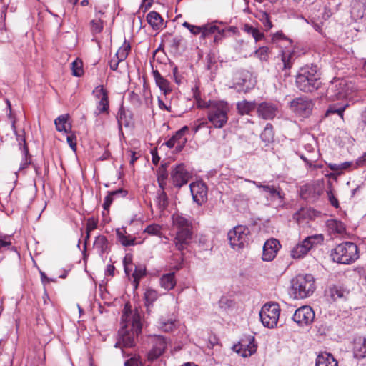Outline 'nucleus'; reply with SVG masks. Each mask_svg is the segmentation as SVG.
Masks as SVG:
<instances>
[{
	"mask_svg": "<svg viewBox=\"0 0 366 366\" xmlns=\"http://www.w3.org/2000/svg\"><path fill=\"white\" fill-rule=\"evenodd\" d=\"M315 366H338V362L330 353L321 352L316 358Z\"/></svg>",
	"mask_w": 366,
	"mask_h": 366,
	"instance_id": "nucleus-27",
	"label": "nucleus"
},
{
	"mask_svg": "<svg viewBox=\"0 0 366 366\" xmlns=\"http://www.w3.org/2000/svg\"><path fill=\"white\" fill-rule=\"evenodd\" d=\"M120 61H121L118 59L111 60L110 64H109L110 69L113 71L117 70L118 68L119 63Z\"/></svg>",
	"mask_w": 366,
	"mask_h": 366,
	"instance_id": "nucleus-64",
	"label": "nucleus"
},
{
	"mask_svg": "<svg viewBox=\"0 0 366 366\" xmlns=\"http://www.w3.org/2000/svg\"><path fill=\"white\" fill-rule=\"evenodd\" d=\"M109 207H103V210L102 212V214L103 217L102 221L104 224L108 223L110 221V218L109 217H107L109 213Z\"/></svg>",
	"mask_w": 366,
	"mask_h": 366,
	"instance_id": "nucleus-61",
	"label": "nucleus"
},
{
	"mask_svg": "<svg viewBox=\"0 0 366 366\" xmlns=\"http://www.w3.org/2000/svg\"><path fill=\"white\" fill-rule=\"evenodd\" d=\"M296 86L303 92H312L320 86V73L317 66H305L300 69L296 76Z\"/></svg>",
	"mask_w": 366,
	"mask_h": 366,
	"instance_id": "nucleus-3",
	"label": "nucleus"
},
{
	"mask_svg": "<svg viewBox=\"0 0 366 366\" xmlns=\"http://www.w3.org/2000/svg\"><path fill=\"white\" fill-rule=\"evenodd\" d=\"M315 315L310 306H302L297 309L292 316V320L300 327L310 325L314 321Z\"/></svg>",
	"mask_w": 366,
	"mask_h": 366,
	"instance_id": "nucleus-14",
	"label": "nucleus"
},
{
	"mask_svg": "<svg viewBox=\"0 0 366 366\" xmlns=\"http://www.w3.org/2000/svg\"><path fill=\"white\" fill-rule=\"evenodd\" d=\"M125 366H139L142 365V362L136 357H131L125 362Z\"/></svg>",
	"mask_w": 366,
	"mask_h": 366,
	"instance_id": "nucleus-59",
	"label": "nucleus"
},
{
	"mask_svg": "<svg viewBox=\"0 0 366 366\" xmlns=\"http://www.w3.org/2000/svg\"><path fill=\"white\" fill-rule=\"evenodd\" d=\"M158 106L160 109L162 110H167L169 112H172V107L171 105H167L162 99H161L159 97L158 98Z\"/></svg>",
	"mask_w": 366,
	"mask_h": 366,
	"instance_id": "nucleus-60",
	"label": "nucleus"
},
{
	"mask_svg": "<svg viewBox=\"0 0 366 366\" xmlns=\"http://www.w3.org/2000/svg\"><path fill=\"white\" fill-rule=\"evenodd\" d=\"M352 92V86L345 79H335L327 90V97L332 101L346 99Z\"/></svg>",
	"mask_w": 366,
	"mask_h": 366,
	"instance_id": "nucleus-7",
	"label": "nucleus"
},
{
	"mask_svg": "<svg viewBox=\"0 0 366 366\" xmlns=\"http://www.w3.org/2000/svg\"><path fill=\"white\" fill-rule=\"evenodd\" d=\"M98 222V217L92 216L87 219L86 224V239H89L90 236V232L97 228Z\"/></svg>",
	"mask_w": 366,
	"mask_h": 366,
	"instance_id": "nucleus-41",
	"label": "nucleus"
},
{
	"mask_svg": "<svg viewBox=\"0 0 366 366\" xmlns=\"http://www.w3.org/2000/svg\"><path fill=\"white\" fill-rule=\"evenodd\" d=\"M122 343L124 347H132L135 345V340L134 337L127 334L122 336Z\"/></svg>",
	"mask_w": 366,
	"mask_h": 366,
	"instance_id": "nucleus-51",
	"label": "nucleus"
},
{
	"mask_svg": "<svg viewBox=\"0 0 366 366\" xmlns=\"http://www.w3.org/2000/svg\"><path fill=\"white\" fill-rule=\"evenodd\" d=\"M116 234L118 241L124 247L134 246L142 242H137L136 237L129 234L125 228H118L116 229Z\"/></svg>",
	"mask_w": 366,
	"mask_h": 366,
	"instance_id": "nucleus-25",
	"label": "nucleus"
},
{
	"mask_svg": "<svg viewBox=\"0 0 366 366\" xmlns=\"http://www.w3.org/2000/svg\"><path fill=\"white\" fill-rule=\"evenodd\" d=\"M172 226L177 230L174 243L178 250L182 251L187 247L192 239V222L179 212H176L172 215Z\"/></svg>",
	"mask_w": 366,
	"mask_h": 366,
	"instance_id": "nucleus-1",
	"label": "nucleus"
},
{
	"mask_svg": "<svg viewBox=\"0 0 366 366\" xmlns=\"http://www.w3.org/2000/svg\"><path fill=\"white\" fill-rule=\"evenodd\" d=\"M127 192L122 189L110 192L109 194L106 197L104 203L103 204L102 206H110L112 204L113 200L119 198H123L127 195Z\"/></svg>",
	"mask_w": 366,
	"mask_h": 366,
	"instance_id": "nucleus-34",
	"label": "nucleus"
},
{
	"mask_svg": "<svg viewBox=\"0 0 366 366\" xmlns=\"http://www.w3.org/2000/svg\"><path fill=\"white\" fill-rule=\"evenodd\" d=\"M152 74L157 86L164 94L169 93L172 91L169 82L157 70L153 71Z\"/></svg>",
	"mask_w": 366,
	"mask_h": 366,
	"instance_id": "nucleus-31",
	"label": "nucleus"
},
{
	"mask_svg": "<svg viewBox=\"0 0 366 366\" xmlns=\"http://www.w3.org/2000/svg\"><path fill=\"white\" fill-rule=\"evenodd\" d=\"M320 212L314 209L313 207H300V209L293 215V218L298 224L305 221L315 219L319 217Z\"/></svg>",
	"mask_w": 366,
	"mask_h": 366,
	"instance_id": "nucleus-21",
	"label": "nucleus"
},
{
	"mask_svg": "<svg viewBox=\"0 0 366 366\" xmlns=\"http://www.w3.org/2000/svg\"><path fill=\"white\" fill-rule=\"evenodd\" d=\"M278 112V107L276 104L264 102L257 107V113L259 117L268 120L274 119Z\"/></svg>",
	"mask_w": 366,
	"mask_h": 366,
	"instance_id": "nucleus-17",
	"label": "nucleus"
},
{
	"mask_svg": "<svg viewBox=\"0 0 366 366\" xmlns=\"http://www.w3.org/2000/svg\"><path fill=\"white\" fill-rule=\"evenodd\" d=\"M94 93L95 96L99 99L95 113L97 114L107 113L109 110V100L106 89H104L103 86H98L96 87Z\"/></svg>",
	"mask_w": 366,
	"mask_h": 366,
	"instance_id": "nucleus-19",
	"label": "nucleus"
},
{
	"mask_svg": "<svg viewBox=\"0 0 366 366\" xmlns=\"http://www.w3.org/2000/svg\"><path fill=\"white\" fill-rule=\"evenodd\" d=\"M157 298L158 292L157 290L152 288L146 289L144 295L146 307H149V306H152Z\"/></svg>",
	"mask_w": 366,
	"mask_h": 366,
	"instance_id": "nucleus-38",
	"label": "nucleus"
},
{
	"mask_svg": "<svg viewBox=\"0 0 366 366\" xmlns=\"http://www.w3.org/2000/svg\"><path fill=\"white\" fill-rule=\"evenodd\" d=\"M300 158L310 167L316 168L317 166L313 164V162L316 161L315 158L311 157H305V155H300Z\"/></svg>",
	"mask_w": 366,
	"mask_h": 366,
	"instance_id": "nucleus-56",
	"label": "nucleus"
},
{
	"mask_svg": "<svg viewBox=\"0 0 366 366\" xmlns=\"http://www.w3.org/2000/svg\"><path fill=\"white\" fill-rule=\"evenodd\" d=\"M292 288L295 297L306 298L310 297L315 290V280L314 277L310 274H300L296 277Z\"/></svg>",
	"mask_w": 366,
	"mask_h": 366,
	"instance_id": "nucleus-5",
	"label": "nucleus"
},
{
	"mask_svg": "<svg viewBox=\"0 0 366 366\" xmlns=\"http://www.w3.org/2000/svg\"><path fill=\"white\" fill-rule=\"evenodd\" d=\"M172 137L173 138H175V141L177 142V151H182L187 142V139L184 137V135L180 134H179L178 132H177Z\"/></svg>",
	"mask_w": 366,
	"mask_h": 366,
	"instance_id": "nucleus-48",
	"label": "nucleus"
},
{
	"mask_svg": "<svg viewBox=\"0 0 366 366\" xmlns=\"http://www.w3.org/2000/svg\"><path fill=\"white\" fill-rule=\"evenodd\" d=\"M314 103L312 99L301 97L294 99L290 103V109L300 117H307L312 113Z\"/></svg>",
	"mask_w": 366,
	"mask_h": 366,
	"instance_id": "nucleus-10",
	"label": "nucleus"
},
{
	"mask_svg": "<svg viewBox=\"0 0 366 366\" xmlns=\"http://www.w3.org/2000/svg\"><path fill=\"white\" fill-rule=\"evenodd\" d=\"M193 200L198 205L201 206L207 200V187L202 181L192 182L189 185Z\"/></svg>",
	"mask_w": 366,
	"mask_h": 366,
	"instance_id": "nucleus-16",
	"label": "nucleus"
},
{
	"mask_svg": "<svg viewBox=\"0 0 366 366\" xmlns=\"http://www.w3.org/2000/svg\"><path fill=\"white\" fill-rule=\"evenodd\" d=\"M91 31L93 34H99L104 28L103 21L100 19H93L90 22Z\"/></svg>",
	"mask_w": 366,
	"mask_h": 366,
	"instance_id": "nucleus-44",
	"label": "nucleus"
},
{
	"mask_svg": "<svg viewBox=\"0 0 366 366\" xmlns=\"http://www.w3.org/2000/svg\"><path fill=\"white\" fill-rule=\"evenodd\" d=\"M327 194L332 206H339L338 200L335 198L332 189L328 190Z\"/></svg>",
	"mask_w": 366,
	"mask_h": 366,
	"instance_id": "nucleus-57",
	"label": "nucleus"
},
{
	"mask_svg": "<svg viewBox=\"0 0 366 366\" xmlns=\"http://www.w3.org/2000/svg\"><path fill=\"white\" fill-rule=\"evenodd\" d=\"M330 295L333 300L343 298L345 297L348 292L345 290L342 287L333 285L329 289Z\"/></svg>",
	"mask_w": 366,
	"mask_h": 366,
	"instance_id": "nucleus-37",
	"label": "nucleus"
},
{
	"mask_svg": "<svg viewBox=\"0 0 366 366\" xmlns=\"http://www.w3.org/2000/svg\"><path fill=\"white\" fill-rule=\"evenodd\" d=\"M280 314V307L278 303L272 302L265 304L261 309L259 316L264 326L274 328L277 326Z\"/></svg>",
	"mask_w": 366,
	"mask_h": 366,
	"instance_id": "nucleus-9",
	"label": "nucleus"
},
{
	"mask_svg": "<svg viewBox=\"0 0 366 366\" xmlns=\"http://www.w3.org/2000/svg\"><path fill=\"white\" fill-rule=\"evenodd\" d=\"M323 241L324 236L321 234L309 236L292 248L291 257L294 259L302 258L312 249L321 245Z\"/></svg>",
	"mask_w": 366,
	"mask_h": 366,
	"instance_id": "nucleus-6",
	"label": "nucleus"
},
{
	"mask_svg": "<svg viewBox=\"0 0 366 366\" xmlns=\"http://www.w3.org/2000/svg\"><path fill=\"white\" fill-rule=\"evenodd\" d=\"M183 41L184 38L182 36H176L173 37L172 39L170 41L171 46L174 49L177 50L180 45L182 44V43L183 42Z\"/></svg>",
	"mask_w": 366,
	"mask_h": 366,
	"instance_id": "nucleus-55",
	"label": "nucleus"
},
{
	"mask_svg": "<svg viewBox=\"0 0 366 366\" xmlns=\"http://www.w3.org/2000/svg\"><path fill=\"white\" fill-rule=\"evenodd\" d=\"M280 247V242L276 239L266 241L263 247L262 259L267 262L272 261L276 257Z\"/></svg>",
	"mask_w": 366,
	"mask_h": 366,
	"instance_id": "nucleus-20",
	"label": "nucleus"
},
{
	"mask_svg": "<svg viewBox=\"0 0 366 366\" xmlns=\"http://www.w3.org/2000/svg\"><path fill=\"white\" fill-rule=\"evenodd\" d=\"M159 327L163 331H164L166 332H171L175 327V320H168L167 321L162 320L159 322Z\"/></svg>",
	"mask_w": 366,
	"mask_h": 366,
	"instance_id": "nucleus-47",
	"label": "nucleus"
},
{
	"mask_svg": "<svg viewBox=\"0 0 366 366\" xmlns=\"http://www.w3.org/2000/svg\"><path fill=\"white\" fill-rule=\"evenodd\" d=\"M182 26L184 28L187 29L191 32V34H192L194 36H197V35L201 36L202 35V26H196V25L191 24L187 21H184L182 24Z\"/></svg>",
	"mask_w": 366,
	"mask_h": 366,
	"instance_id": "nucleus-45",
	"label": "nucleus"
},
{
	"mask_svg": "<svg viewBox=\"0 0 366 366\" xmlns=\"http://www.w3.org/2000/svg\"><path fill=\"white\" fill-rule=\"evenodd\" d=\"M260 137L265 142H270L274 139L273 127L270 123H267L262 132Z\"/></svg>",
	"mask_w": 366,
	"mask_h": 366,
	"instance_id": "nucleus-40",
	"label": "nucleus"
},
{
	"mask_svg": "<svg viewBox=\"0 0 366 366\" xmlns=\"http://www.w3.org/2000/svg\"><path fill=\"white\" fill-rule=\"evenodd\" d=\"M153 0H142V3L141 4V9L146 11L148 10L152 5Z\"/></svg>",
	"mask_w": 366,
	"mask_h": 366,
	"instance_id": "nucleus-63",
	"label": "nucleus"
},
{
	"mask_svg": "<svg viewBox=\"0 0 366 366\" xmlns=\"http://www.w3.org/2000/svg\"><path fill=\"white\" fill-rule=\"evenodd\" d=\"M353 352L358 358L366 357V338L357 337L353 342Z\"/></svg>",
	"mask_w": 366,
	"mask_h": 366,
	"instance_id": "nucleus-26",
	"label": "nucleus"
},
{
	"mask_svg": "<svg viewBox=\"0 0 366 366\" xmlns=\"http://www.w3.org/2000/svg\"><path fill=\"white\" fill-rule=\"evenodd\" d=\"M191 178L192 174L184 164H179L172 168L170 179L175 187L181 188L187 184Z\"/></svg>",
	"mask_w": 366,
	"mask_h": 366,
	"instance_id": "nucleus-12",
	"label": "nucleus"
},
{
	"mask_svg": "<svg viewBox=\"0 0 366 366\" xmlns=\"http://www.w3.org/2000/svg\"><path fill=\"white\" fill-rule=\"evenodd\" d=\"M234 350L242 357H249L255 353L257 345L254 336L249 335L241 339L238 345H234Z\"/></svg>",
	"mask_w": 366,
	"mask_h": 366,
	"instance_id": "nucleus-15",
	"label": "nucleus"
},
{
	"mask_svg": "<svg viewBox=\"0 0 366 366\" xmlns=\"http://www.w3.org/2000/svg\"><path fill=\"white\" fill-rule=\"evenodd\" d=\"M292 57V54L288 52H282V61L283 63V69L286 71L285 75H287V70L290 69L292 65V63L290 60Z\"/></svg>",
	"mask_w": 366,
	"mask_h": 366,
	"instance_id": "nucleus-46",
	"label": "nucleus"
},
{
	"mask_svg": "<svg viewBox=\"0 0 366 366\" xmlns=\"http://www.w3.org/2000/svg\"><path fill=\"white\" fill-rule=\"evenodd\" d=\"M352 164V163L351 162H345L341 164L330 163L328 164V167L331 170L340 173L343 170L349 169L351 167Z\"/></svg>",
	"mask_w": 366,
	"mask_h": 366,
	"instance_id": "nucleus-42",
	"label": "nucleus"
},
{
	"mask_svg": "<svg viewBox=\"0 0 366 366\" xmlns=\"http://www.w3.org/2000/svg\"><path fill=\"white\" fill-rule=\"evenodd\" d=\"M157 175L159 186L162 189L159 198L163 201V202L162 204L159 203V204L160 206H165L167 204V198L164 189L167 184V179L168 178V173L167 172L166 167H164L163 165L159 167L157 170Z\"/></svg>",
	"mask_w": 366,
	"mask_h": 366,
	"instance_id": "nucleus-22",
	"label": "nucleus"
},
{
	"mask_svg": "<svg viewBox=\"0 0 366 366\" xmlns=\"http://www.w3.org/2000/svg\"><path fill=\"white\" fill-rule=\"evenodd\" d=\"M127 310H129V312L131 313L130 307L127 304L124 307L125 312L122 315V320L124 322H131L132 325V331L134 333H135L137 335H138L142 332V323H141V318L140 315L135 312L132 315V320H128L129 315L127 314Z\"/></svg>",
	"mask_w": 366,
	"mask_h": 366,
	"instance_id": "nucleus-23",
	"label": "nucleus"
},
{
	"mask_svg": "<svg viewBox=\"0 0 366 366\" xmlns=\"http://www.w3.org/2000/svg\"><path fill=\"white\" fill-rule=\"evenodd\" d=\"M146 275V269L143 267H136L133 274V279H137L141 280Z\"/></svg>",
	"mask_w": 366,
	"mask_h": 366,
	"instance_id": "nucleus-54",
	"label": "nucleus"
},
{
	"mask_svg": "<svg viewBox=\"0 0 366 366\" xmlns=\"http://www.w3.org/2000/svg\"><path fill=\"white\" fill-rule=\"evenodd\" d=\"M71 74L76 77H81L84 74V64L81 59L76 58L72 63L70 68Z\"/></svg>",
	"mask_w": 366,
	"mask_h": 366,
	"instance_id": "nucleus-35",
	"label": "nucleus"
},
{
	"mask_svg": "<svg viewBox=\"0 0 366 366\" xmlns=\"http://www.w3.org/2000/svg\"><path fill=\"white\" fill-rule=\"evenodd\" d=\"M130 50V44L125 40L116 53L117 59H119L120 61H124L127 57Z\"/></svg>",
	"mask_w": 366,
	"mask_h": 366,
	"instance_id": "nucleus-39",
	"label": "nucleus"
},
{
	"mask_svg": "<svg viewBox=\"0 0 366 366\" xmlns=\"http://www.w3.org/2000/svg\"><path fill=\"white\" fill-rule=\"evenodd\" d=\"M257 107L254 101L242 100L237 103V112L240 115L249 114Z\"/></svg>",
	"mask_w": 366,
	"mask_h": 366,
	"instance_id": "nucleus-29",
	"label": "nucleus"
},
{
	"mask_svg": "<svg viewBox=\"0 0 366 366\" xmlns=\"http://www.w3.org/2000/svg\"><path fill=\"white\" fill-rule=\"evenodd\" d=\"M233 80V87L239 92L247 93L255 85V81L253 80L251 74L247 71L237 72Z\"/></svg>",
	"mask_w": 366,
	"mask_h": 366,
	"instance_id": "nucleus-13",
	"label": "nucleus"
},
{
	"mask_svg": "<svg viewBox=\"0 0 366 366\" xmlns=\"http://www.w3.org/2000/svg\"><path fill=\"white\" fill-rule=\"evenodd\" d=\"M244 181L253 184L257 188L262 189V192L267 194V199L272 202L282 203L285 199V194L280 186L264 184L247 179H245Z\"/></svg>",
	"mask_w": 366,
	"mask_h": 366,
	"instance_id": "nucleus-11",
	"label": "nucleus"
},
{
	"mask_svg": "<svg viewBox=\"0 0 366 366\" xmlns=\"http://www.w3.org/2000/svg\"><path fill=\"white\" fill-rule=\"evenodd\" d=\"M250 231L244 225H238L228 232V239L234 249L244 248L249 241Z\"/></svg>",
	"mask_w": 366,
	"mask_h": 366,
	"instance_id": "nucleus-8",
	"label": "nucleus"
},
{
	"mask_svg": "<svg viewBox=\"0 0 366 366\" xmlns=\"http://www.w3.org/2000/svg\"><path fill=\"white\" fill-rule=\"evenodd\" d=\"M147 21L154 30H159L163 26V19L161 15L155 11H152L147 14Z\"/></svg>",
	"mask_w": 366,
	"mask_h": 366,
	"instance_id": "nucleus-28",
	"label": "nucleus"
},
{
	"mask_svg": "<svg viewBox=\"0 0 366 366\" xmlns=\"http://www.w3.org/2000/svg\"><path fill=\"white\" fill-rule=\"evenodd\" d=\"M124 117H125L124 112L123 111L122 108H121L119 109L117 117L119 125H122V124H124L126 126L128 125V123L124 122Z\"/></svg>",
	"mask_w": 366,
	"mask_h": 366,
	"instance_id": "nucleus-62",
	"label": "nucleus"
},
{
	"mask_svg": "<svg viewBox=\"0 0 366 366\" xmlns=\"http://www.w3.org/2000/svg\"><path fill=\"white\" fill-rule=\"evenodd\" d=\"M246 31L252 34L256 42L264 37V34L262 32L252 26H246Z\"/></svg>",
	"mask_w": 366,
	"mask_h": 366,
	"instance_id": "nucleus-49",
	"label": "nucleus"
},
{
	"mask_svg": "<svg viewBox=\"0 0 366 366\" xmlns=\"http://www.w3.org/2000/svg\"><path fill=\"white\" fill-rule=\"evenodd\" d=\"M12 127H13V129L14 130L15 134H16V139L19 142V145L20 147H21V145L24 146V153L25 154H28V148H27L26 144V140H25L24 137L21 135V134H16L14 122H13V124H12Z\"/></svg>",
	"mask_w": 366,
	"mask_h": 366,
	"instance_id": "nucleus-52",
	"label": "nucleus"
},
{
	"mask_svg": "<svg viewBox=\"0 0 366 366\" xmlns=\"http://www.w3.org/2000/svg\"><path fill=\"white\" fill-rule=\"evenodd\" d=\"M331 257L337 263L351 264L359 258L357 246L349 242L341 243L332 250Z\"/></svg>",
	"mask_w": 366,
	"mask_h": 366,
	"instance_id": "nucleus-4",
	"label": "nucleus"
},
{
	"mask_svg": "<svg viewBox=\"0 0 366 366\" xmlns=\"http://www.w3.org/2000/svg\"><path fill=\"white\" fill-rule=\"evenodd\" d=\"M11 245V242L8 237L0 235V249L2 247H9Z\"/></svg>",
	"mask_w": 366,
	"mask_h": 366,
	"instance_id": "nucleus-58",
	"label": "nucleus"
},
{
	"mask_svg": "<svg viewBox=\"0 0 366 366\" xmlns=\"http://www.w3.org/2000/svg\"><path fill=\"white\" fill-rule=\"evenodd\" d=\"M69 120V114H65L58 117L55 121L54 124L56 126V129L58 132H62L65 137L66 142L69 143V132L66 129V124Z\"/></svg>",
	"mask_w": 366,
	"mask_h": 366,
	"instance_id": "nucleus-30",
	"label": "nucleus"
},
{
	"mask_svg": "<svg viewBox=\"0 0 366 366\" xmlns=\"http://www.w3.org/2000/svg\"><path fill=\"white\" fill-rule=\"evenodd\" d=\"M199 108H207L208 122L216 129L224 127L229 119V106L224 101H209L207 105L199 104Z\"/></svg>",
	"mask_w": 366,
	"mask_h": 366,
	"instance_id": "nucleus-2",
	"label": "nucleus"
},
{
	"mask_svg": "<svg viewBox=\"0 0 366 366\" xmlns=\"http://www.w3.org/2000/svg\"><path fill=\"white\" fill-rule=\"evenodd\" d=\"M94 249H97L99 254H104L109 249V242L104 235H99L96 237L94 242Z\"/></svg>",
	"mask_w": 366,
	"mask_h": 366,
	"instance_id": "nucleus-33",
	"label": "nucleus"
},
{
	"mask_svg": "<svg viewBox=\"0 0 366 366\" xmlns=\"http://www.w3.org/2000/svg\"><path fill=\"white\" fill-rule=\"evenodd\" d=\"M144 232L150 235L159 236L161 234V227L158 224H150L145 228Z\"/></svg>",
	"mask_w": 366,
	"mask_h": 366,
	"instance_id": "nucleus-50",
	"label": "nucleus"
},
{
	"mask_svg": "<svg viewBox=\"0 0 366 366\" xmlns=\"http://www.w3.org/2000/svg\"><path fill=\"white\" fill-rule=\"evenodd\" d=\"M167 342L164 337H157L153 342L152 348L147 353V360L153 362L159 358L166 350Z\"/></svg>",
	"mask_w": 366,
	"mask_h": 366,
	"instance_id": "nucleus-18",
	"label": "nucleus"
},
{
	"mask_svg": "<svg viewBox=\"0 0 366 366\" xmlns=\"http://www.w3.org/2000/svg\"><path fill=\"white\" fill-rule=\"evenodd\" d=\"M327 226L332 232L343 234L345 232V224L337 220L331 219L327 222Z\"/></svg>",
	"mask_w": 366,
	"mask_h": 366,
	"instance_id": "nucleus-36",
	"label": "nucleus"
},
{
	"mask_svg": "<svg viewBox=\"0 0 366 366\" xmlns=\"http://www.w3.org/2000/svg\"><path fill=\"white\" fill-rule=\"evenodd\" d=\"M132 264V255L131 254H126L123 259L124 269L127 274H129L128 266Z\"/></svg>",
	"mask_w": 366,
	"mask_h": 366,
	"instance_id": "nucleus-53",
	"label": "nucleus"
},
{
	"mask_svg": "<svg viewBox=\"0 0 366 366\" xmlns=\"http://www.w3.org/2000/svg\"><path fill=\"white\" fill-rule=\"evenodd\" d=\"M177 284L174 272L164 274L160 278V285L167 290H172Z\"/></svg>",
	"mask_w": 366,
	"mask_h": 366,
	"instance_id": "nucleus-32",
	"label": "nucleus"
},
{
	"mask_svg": "<svg viewBox=\"0 0 366 366\" xmlns=\"http://www.w3.org/2000/svg\"><path fill=\"white\" fill-rule=\"evenodd\" d=\"M269 54L270 51L267 46L259 47L257 50L255 51V55L262 61H267L269 60Z\"/></svg>",
	"mask_w": 366,
	"mask_h": 366,
	"instance_id": "nucleus-43",
	"label": "nucleus"
},
{
	"mask_svg": "<svg viewBox=\"0 0 366 366\" xmlns=\"http://www.w3.org/2000/svg\"><path fill=\"white\" fill-rule=\"evenodd\" d=\"M219 23L217 21H214L210 23H207L202 25V35L200 36V39H206L207 37L210 36L215 33L223 36L224 34L225 30L224 29H220L217 26V24ZM219 24H222L219 22Z\"/></svg>",
	"mask_w": 366,
	"mask_h": 366,
	"instance_id": "nucleus-24",
	"label": "nucleus"
}]
</instances>
